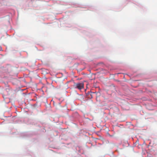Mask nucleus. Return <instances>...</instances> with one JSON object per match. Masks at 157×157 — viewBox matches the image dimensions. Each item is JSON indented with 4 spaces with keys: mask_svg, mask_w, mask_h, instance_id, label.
Segmentation results:
<instances>
[{
    "mask_svg": "<svg viewBox=\"0 0 157 157\" xmlns=\"http://www.w3.org/2000/svg\"><path fill=\"white\" fill-rule=\"evenodd\" d=\"M73 86L75 88H77L79 90H81L84 88V83L83 82L75 83Z\"/></svg>",
    "mask_w": 157,
    "mask_h": 157,
    "instance_id": "nucleus-1",
    "label": "nucleus"
},
{
    "mask_svg": "<svg viewBox=\"0 0 157 157\" xmlns=\"http://www.w3.org/2000/svg\"><path fill=\"white\" fill-rule=\"evenodd\" d=\"M54 105L55 106H56V108H58V106H56V105H55V104L54 103Z\"/></svg>",
    "mask_w": 157,
    "mask_h": 157,
    "instance_id": "nucleus-2",
    "label": "nucleus"
},
{
    "mask_svg": "<svg viewBox=\"0 0 157 157\" xmlns=\"http://www.w3.org/2000/svg\"><path fill=\"white\" fill-rule=\"evenodd\" d=\"M60 103H58V106L60 107Z\"/></svg>",
    "mask_w": 157,
    "mask_h": 157,
    "instance_id": "nucleus-3",
    "label": "nucleus"
},
{
    "mask_svg": "<svg viewBox=\"0 0 157 157\" xmlns=\"http://www.w3.org/2000/svg\"><path fill=\"white\" fill-rule=\"evenodd\" d=\"M9 90V89H6V90L7 91V90Z\"/></svg>",
    "mask_w": 157,
    "mask_h": 157,
    "instance_id": "nucleus-4",
    "label": "nucleus"
}]
</instances>
